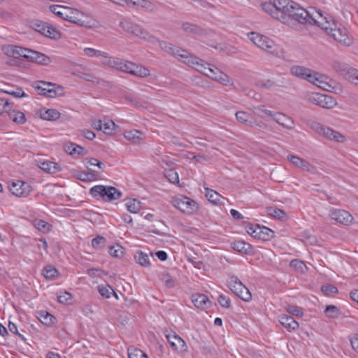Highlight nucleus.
Segmentation results:
<instances>
[{
	"label": "nucleus",
	"mask_w": 358,
	"mask_h": 358,
	"mask_svg": "<svg viewBox=\"0 0 358 358\" xmlns=\"http://www.w3.org/2000/svg\"><path fill=\"white\" fill-rule=\"evenodd\" d=\"M295 2L290 0H269L262 4V9L273 18L286 24L292 6Z\"/></svg>",
	"instance_id": "nucleus-1"
},
{
	"label": "nucleus",
	"mask_w": 358,
	"mask_h": 358,
	"mask_svg": "<svg viewBox=\"0 0 358 358\" xmlns=\"http://www.w3.org/2000/svg\"><path fill=\"white\" fill-rule=\"evenodd\" d=\"M290 73L299 78L306 80L319 87L328 90L331 85L324 80V76L303 66L294 65L290 67Z\"/></svg>",
	"instance_id": "nucleus-2"
},
{
	"label": "nucleus",
	"mask_w": 358,
	"mask_h": 358,
	"mask_svg": "<svg viewBox=\"0 0 358 358\" xmlns=\"http://www.w3.org/2000/svg\"><path fill=\"white\" fill-rule=\"evenodd\" d=\"M313 12H317V9L311 7L309 9L306 10L299 7L296 3H294V6H292V8L287 15L288 19L286 24H289L292 20H294L302 24H313L315 14Z\"/></svg>",
	"instance_id": "nucleus-3"
},
{
	"label": "nucleus",
	"mask_w": 358,
	"mask_h": 358,
	"mask_svg": "<svg viewBox=\"0 0 358 358\" xmlns=\"http://www.w3.org/2000/svg\"><path fill=\"white\" fill-rule=\"evenodd\" d=\"M120 27L127 33L141 39L155 43L157 38L150 34L141 25L136 24L129 19L123 18L120 21Z\"/></svg>",
	"instance_id": "nucleus-4"
},
{
	"label": "nucleus",
	"mask_w": 358,
	"mask_h": 358,
	"mask_svg": "<svg viewBox=\"0 0 358 358\" xmlns=\"http://www.w3.org/2000/svg\"><path fill=\"white\" fill-rule=\"evenodd\" d=\"M249 38L257 47L275 56L279 57L282 52L281 49L272 40L265 36L251 32Z\"/></svg>",
	"instance_id": "nucleus-5"
},
{
	"label": "nucleus",
	"mask_w": 358,
	"mask_h": 358,
	"mask_svg": "<svg viewBox=\"0 0 358 358\" xmlns=\"http://www.w3.org/2000/svg\"><path fill=\"white\" fill-rule=\"evenodd\" d=\"M306 99L309 103L327 109L333 108L337 104L336 99L331 96L317 92H308Z\"/></svg>",
	"instance_id": "nucleus-6"
},
{
	"label": "nucleus",
	"mask_w": 358,
	"mask_h": 358,
	"mask_svg": "<svg viewBox=\"0 0 358 358\" xmlns=\"http://www.w3.org/2000/svg\"><path fill=\"white\" fill-rule=\"evenodd\" d=\"M172 203L175 208L187 215L194 214L199 210V206L195 201L182 195L175 197Z\"/></svg>",
	"instance_id": "nucleus-7"
},
{
	"label": "nucleus",
	"mask_w": 358,
	"mask_h": 358,
	"mask_svg": "<svg viewBox=\"0 0 358 358\" xmlns=\"http://www.w3.org/2000/svg\"><path fill=\"white\" fill-rule=\"evenodd\" d=\"M228 285L230 289L240 299L244 301H250L252 294L249 289L235 275L230 276L228 280Z\"/></svg>",
	"instance_id": "nucleus-8"
},
{
	"label": "nucleus",
	"mask_w": 358,
	"mask_h": 358,
	"mask_svg": "<svg viewBox=\"0 0 358 358\" xmlns=\"http://www.w3.org/2000/svg\"><path fill=\"white\" fill-rule=\"evenodd\" d=\"M315 14L314 24L324 29L327 34H330L333 29H336L338 23L328 14H325L321 10L313 12Z\"/></svg>",
	"instance_id": "nucleus-9"
},
{
	"label": "nucleus",
	"mask_w": 358,
	"mask_h": 358,
	"mask_svg": "<svg viewBox=\"0 0 358 358\" xmlns=\"http://www.w3.org/2000/svg\"><path fill=\"white\" fill-rule=\"evenodd\" d=\"M311 128L318 134L324 136L329 140L334 141L338 143H343L345 141V137L343 134L329 127H324L318 122H313L311 124Z\"/></svg>",
	"instance_id": "nucleus-10"
},
{
	"label": "nucleus",
	"mask_w": 358,
	"mask_h": 358,
	"mask_svg": "<svg viewBox=\"0 0 358 358\" xmlns=\"http://www.w3.org/2000/svg\"><path fill=\"white\" fill-rule=\"evenodd\" d=\"M246 231L248 234L264 241L271 240L274 236V231L266 227H261L259 224H250L246 226Z\"/></svg>",
	"instance_id": "nucleus-11"
},
{
	"label": "nucleus",
	"mask_w": 358,
	"mask_h": 358,
	"mask_svg": "<svg viewBox=\"0 0 358 358\" xmlns=\"http://www.w3.org/2000/svg\"><path fill=\"white\" fill-rule=\"evenodd\" d=\"M184 63L194 68L196 71L203 73L207 76L208 70H212L213 66L205 62L199 57L191 55L189 53L187 56V59L184 60Z\"/></svg>",
	"instance_id": "nucleus-12"
},
{
	"label": "nucleus",
	"mask_w": 358,
	"mask_h": 358,
	"mask_svg": "<svg viewBox=\"0 0 358 358\" xmlns=\"http://www.w3.org/2000/svg\"><path fill=\"white\" fill-rule=\"evenodd\" d=\"M157 42L159 43V45L162 48V49L173 55L182 62H184V60L187 59V56H188L189 54V52L187 50L180 49L178 47L174 46L173 44L166 41H159L157 40L155 43Z\"/></svg>",
	"instance_id": "nucleus-13"
},
{
	"label": "nucleus",
	"mask_w": 358,
	"mask_h": 358,
	"mask_svg": "<svg viewBox=\"0 0 358 358\" xmlns=\"http://www.w3.org/2000/svg\"><path fill=\"white\" fill-rule=\"evenodd\" d=\"M329 35L342 45L350 46L352 43V38L348 35L346 29L339 24L332 30Z\"/></svg>",
	"instance_id": "nucleus-14"
},
{
	"label": "nucleus",
	"mask_w": 358,
	"mask_h": 358,
	"mask_svg": "<svg viewBox=\"0 0 358 358\" xmlns=\"http://www.w3.org/2000/svg\"><path fill=\"white\" fill-rule=\"evenodd\" d=\"M12 194L17 197H27L31 192V187L26 182L17 180L10 186Z\"/></svg>",
	"instance_id": "nucleus-15"
},
{
	"label": "nucleus",
	"mask_w": 358,
	"mask_h": 358,
	"mask_svg": "<svg viewBox=\"0 0 358 358\" xmlns=\"http://www.w3.org/2000/svg\"><path fill=\"white\" fill-rule=\"evenodd\" d=\"M3 52L9 56L13 57L14 58H26L28 59V55H29L30 50L27 48H23L20 46H16L13 45H4L2 48Z\"/></svg>",
	"instance_id": "nucleus-16"
},
{
	"label": "nucleus",
	"mask_w": 358,
	"mask_h": 358,
	"mask_svg": "<svg viewBox=\"0 0 358 358\" xmlns=\"http://www.w3.org/2000/svg\"><path fill=\"white\" fill-rule=\"evenodd\" d=\"M330 216L332 220L343 225H349L353 220L352 216L348 211L341 209L331 210Z\"/></svg>",
	"instance_id": "nucleus-17"
},
{
	"label": "nucleus",
	"mask_w": 358,
	"mask_h": 358,
	"mask_svg": "<svg viewBox=\"0 0 358 358\" xmlns=\"http://www.w3.org/2000/svg\"><path fill=\"white\" fill-rule=\"evenodd\" d=\"M337 70L345 79L358 86V70L349 67L345 64H339Z\"/></svg>",
	"instance_id": "nucleus-18"
},
{
	"label": "nucleus",
	"mask_w": 358,
	"mask_h": 358,
	"mask_svg": "<svg viewBox=\"0 0 358 358\" xmlns=\"http://www.w3.org/2000/svg\"><path fill=\"white\" fill-rule=\"evenodd\" d=\"M287 159L296 167L301 169L304 171H307L309 173L315 172V167L312 166L306 160L295 155H289L287 156Z\"/></svg>",
	"instance_id": "nucleus-19"
},
{
	"label": "nucleus",
	"mask_w": 358,
	"mask_h": 358,
	"mask_svg": "<svg viewBox=\"0 0 358 358\" xmlns=\"http://www.w3.org/2000/svg\"><path fill=\"white\" fill-rule=\"evenodd\" d=\"M66 11L67 16H64V20L76 24L84 25L85 22L83 20L84 15L82 12L70 7H66Z\"/></svg>",
	"instance_id": "nucleus-20"
},
{
	"label": "nucleus",
	"mask_w": 358,
	"mask_h": 358,
	"mask_svg": "<svg viewBox=\"0 0 358 358\" xmlns=\"http://www.w3.org/2000/svg\"><path fill=\"white\" fill-rule=\"evenodd\" d=\"M273 120L287 129H292L294 127V121L290 117L281 113H275Z\"/></svg>",
	"instance_id": "nucleus-21"
},
{
	"label": "nucleus",
	"mask_w": 358,
	"mask_h": 358,
	"mask_svg": "<svg viewBox=\"0 0 358 358\" xmlns=\"http://www.w3.org/2000/svg\"><path fill=\"white\" fill-rule=\"evenodd\" d=\"M166 337L173 349L177 350L180 348L181 350L186 349L187 346L184 340L175 333L166 334Z\"/></svg>",
	"instance_id": "nucleus-22"
},
{
	"label": "nucleus",
	"mask_w": 358,
	"mask_h": 358,
	"mask_svg": "<svg viewBox=\"0 0 358 358\" xmlns=\"http://www.w3.org/2000/svg\"><path fill=\"white\" fill-rule=\"evenodd\" d=\"M279 322L288 331L295 330L299 323L290 315L282 314L278 316Z\"/></svg>",
	"instance_id": "nucleus-23"
},
{
	"label": "nucleus",
	"mask_w": 358,
	"mask_h": 358,
	"mask_svg": "<svg viewBox=\"0 0 358 358\" xmlns=\"http://www.w3.org/2000/svg\"><path fill=\"white\" fill-rule=\"evenodd\" d=\"M28 59L30 62H36L42 65H48L50 63L51 59L47 55L39 52L30 50Z\"/></svg>",
	"instance_id": "nucleus-24"
},
{
	"label": "nucleus",
	"mask_w": 358,
	"mask_h": 358,
	"mask_svg": "<svg viewBox=\"0 0 358 358\" xmlns=\"http://www.w3.org/2000/svg\"><path fill=\"white\" fill-rule=\"evenodd\" d=\"M231 248L242 254L251 255L253 252V248L249 243L243 241H236L231 243Z\"/></svg>",
	"instance_id": "nucleus-25"
},
{
	"label": "nucleus",
	"mask_w": 358,
	"mask_h": 358,
	"mask_svg": "<svg viewBox=\"0 0 358 358\" xmlns=\"http://www.w3.org/2000/svg\"><path fill=\"white\" fill-rule=\"evenodd\" d=\"M205 194L207 199L212 203L217 205L224 204L225 199L217 192L210 188H205Z\"/></svg>",
	"instance_id": "nucleus-26"
},
{
	"label": "nucleus",
	"mask_w": 358,
	"mask_h": 358,
	"mask_svg": "<svg viewBox=\"0 0 358 358\" xmlns=\"http://www.w3.org/2000/svg\"><path fill=\"white\" fill-rule=\"evenodd\" d=\"M122 196V193L117 189L112 186H106V192L103 196L104 201H112Z\"/></svg>",
	"instance_id": "nucleus-27"
},
{
	"label": "nucleus",
	"mask_w": 358,
	"mask_h": 358,
	"mask_svg": "<svg viewBox=\"0 0 358 358\" xmlns=\"http://www.w3.org/2000/svg\"><path fill=\"white\" fill-rule=\"evenodd\" d=\"M38 318L40 322L47 326L52 327L56 323V318L47 311L41 310L38 313Z\"/></svg>",
	"instance_id": "nucleus-28"
},
{
	"label": "nucleus",
	"mask_w": 358,
	"mask_h": 358,
	"mask_svg": "<svg viewBox=\"0 0 358 358\" xmlns=\"http://www.w3.org/2000/svg\"><path fill=\"white\" fill-rule=\"evenodd\" d=\"M192 301L196 307L202 309L208 308L210 304L208 296L201 294L193 295Z\"/></svg>",
	"instance_id": "nucleus-29"
},
{
	"label": "nucleus",
	"mask_w": 358,
	"mask_h": 358,
	"mask_svg": "<svg viewBox=\"0 0 358 358\" xmlns=\"http://www.w3.org/2000/svg\"><path fill=\"white\" fill-rule=\"evenodd\" d=\"M41 118L45 120L52 121L57 120L60 117V113L56 109H41L39 111Z\"/></svg>",
	"instance_id": "nucleus-30"
},
{
	"label": "nucleus",
	"mask_w": 358,
	"mask_h": 358,
	"mask_svg": "<svg viewBox=\"0 0 358 358\" xmlns=\"http://www.w3.org/2000/svg\"><path fill=\"white\" fill-rule=\"evenodd\" d=\"M130 74L140 78H146L150 76V70L146 67L133 62Z\"/></svg>",
	"instance_id": "nucleus-31"
},
{
	"label": "nucleus",
	"mask_w": 358,
	"mask_h": 358,
	"mask_svg": "<svg viewBox=\"0 0 358 358\" xmlns=\"http://www.w3.org/2000/svg\"><path fill=\"white\" fill-rule=\"evenodd\" d=\"M126 139L134 143H139L143 139V134L138 130L133 129L124 133Z\"/></svg>",
	"instance_id": "nucleus-32"
},
{
	"label": "nucleus",
	"mask_w": 358,
	"mask_h": 358,
	"mask_svg": "<svg viewBox=\"0 0 358 358\" xmlns=\"http://www.w3.org/2000/svg\"><path fill=\"white\" fill-rule=\"evenodd\" d=\"M254 113L259 117L268 120L269 117L273 119V115L275 112L267 110L264 106L260 105L254 108Z\"/></svg>",
	"instance_id": "nucleus-33"
},
{
	"label": "nucleus",
	"mask_w": 358,
	"mask_h": 358,
	"mask_svg": "<svg viewBox=\"0 0 358 358\" xmlns=\"http://www.w3.org/2000/svg\"><path fill=\"white\" fill-rule=\"evenodd\" d=\"M40 168L43 171L50 173H55L61 170L58 164L50 161L41 162Z\"/></svg>",
	"instance_id": "nucleus-34"
},
{
	"label": "nucleus",
	"mask_w": 358,
	"mask_h": 358,
	"mask_svg": "<svg viewBox=\"0 0 358 358\" xmlns=\"http://www.w3.org/2000/svg\"><path fill=\"white\" fill-rule=\"evenodd\" d=\"M99 293L106 299L110 297L113 294L117 299H118L117 294L113 290V289L108 285H100L97 287Z\"/></svg>",
	"instance_id": "nucleus-35"
},
{
	"label": "nucleus",
	"mask_w": 358,
	"mask_h": 358,
	"mask_svg": "<svg viewBox=\"0 0 358 358\" xmlns=\"http://www.w3.org/2000/svg\"><path fill=\"white\" fill-rule=\"evenodd\" d=\"M133 62L123 60L120 58H117L115 68L122 72H125L130 74L131 69L132 68Z\"/></svg>",
	"instance_id": "nucleus-36"
},
{
	"label": "nucleus",
	"mask_w": 358,
	"mask_h": 358,
	"mask_svg": "<svg viewBox=\"0 0 358 358\" xmlns=\"http://www.w3.org/2000/svg\"><path fill=\"white\" fill-rule=\"evenodd\" d=\"M8 116L12 121L17 124H24L27 120L24 114L19 110H10L8 112Z\"/></svg>",
	"instance_id": "nucleus-37"
},
{
	"label": "nucleus",
	"mask_w": 358,
	"mask_h": 358,
	"mask_svg": "<svg viewBox=\"0 0 358 358\" xmlns=\"http://www.w3.org/2000/svg\"><path fill=\"white\" fill-rule=\"evenodd\" d=\"M117 126L110 120L104 119L102 120V131L104 134L111 135L115 133Z\"/></svg>",
	"instance_id": "nucleus-38"
},
{
	"label": "nucleus",
	"mask_w": 358,
	"mask_h": 358,
	"mask_svg": "<svg viewBox=\"0 0 358 358\" xmlns=\"http://www.w3.org/2000/svg\"><path fill=\"white\" fill-rule=\"evenodd\" d=\"M135 260L138 264L144 267H148L150 266V262L148 254L138 251L135 255Z\"/></svg>",
	"instance_id": "nucleus-39"
},
{
	"label": "nucleus",
	"mask_w": 358,
	"mask_h": 358,
	"mask_svg": "<svg viewBox=\"0 0 358 358\" xmlns=\"http://www.w3.org/2000/svg\"><path fill=\"white\" fill-rule=\"evenodd\" d=\"M99 57L101 58V62L103 65L110 68H115L117 57H110L107 52L102 51Z\"/></svg>",
	"instance_id": "nucleus-40"
},
{
	"label": "nucleus",
	"mask_w": 358,
	"mask_h": 358,
	"mask_svg": "<svg viewBox=\"0 0 358 358\" xmlns=\"http://www.w3.org/2000/svg\"><path fill=\"white\" fill-rule=\"evenodd\" d=\"M106 192V186L104 185H96L90 188V194L94 198L99 199H102L103 200V196Z\"/></svg>",
	"instance_id": "nucleus-41"
},
{
	"label": "nucleus",
	"mask_w": 358,
	"mask_h": 358,
	"mask_svg": "<svg viewBox=\"0 0 358 358\" xmlns=\"http://www.w3.org/2000/svg\"><path fill=\"white\" fill-rule=\"evenodd\" d=\"M125 205L127 209L132 213H138L141 208V202L136 199L129 200Z\"/></svg>",
	"instance_id": "nucleus-42"
},
{
	"label": "nucleus",
	"mask_w": 358,
	"mask_h": 358,
	"mask_svg": "<svg viewBox=\"0 0 358 358\" xmlns=\"http://www.w3.org/2000/svg\"><path fill=\"white\" fill-rule=\"evenodd\" d=\"M34 87L38 91V94L47 97L53 98L57 95L56 90L53 88L48 89L40 85H35Z\"/></svg>",
	"instance_id": "nucleus-43"
},
{
	"label": "nucleus",
	"mask_w": 358,
	"mask_h": 358,
	"mask_svg": "<svg viewBox=\"0 0 358 358\" xmlns=\"http://www.w3.org/2000/svg\"><path fill=\"white\" fill-rule=\"evenodd\" d=\"M127 351L129 358H148L147 355L138 348L129 347Z\"/></svg>",
	"instance_id": "nucleus-44"
},
{
	"label": "nucleus",
	"mask_w": 358,
	"mask_h": 358,
	"mask_svg": "<svg viewBox=\"0 0 358 358\" xmlns=\"http://www.w3.org/2000/svg\"><path fill=\"white\" fill-rule=\"evenodd\" d=\"M58 301L62 304H71L72 295L66 291H60L57 293Z\"/></svg>",
	"instance_id": "nucleus-45"
},
{
	"label": "nucleus",
	"mask_w": 358,
	"mask_h": 358,
	"mask_svg": "<svg viewBox=\"0 0 358 358\" xmlns=\"http://www.w3.org/2000/svg\"><path fill=\"white\" fill-rule=\"evenodd\" d=\"M50 10L55 14L57 16L64 19V16H67L66 13V6H63L61 5H52L50 6Z\"/></svg>",
	"instance_id": "nucleus-46"
},
{
	"label": "nucleus",
	"mask_w": 358,
	"mask_h": 358,
	"mask_svg": "<svg viewBox=\"0 0 358 358\" xmlns=\"http://www.w3.org/2000/svg\"><path fill=\"white\" fill-rule=\"evenodd\" d=\"M85 166L88 169L92 170L90 166H97L99 170L103 171L106 165L96 158H87L85 159Z\"/></svg>",
	"instance_id": "nucleus-47"
},
{
	"label": "nucleus",
	"mask_w": 358,
	"mask_h": 358,
	"mask_svg": "<svg viewBox=\"0 0 358 358\" xmlns=\"http://www.w3.org/2000/svg\"><path fill=\"white\" fill-rule=\"evenodd\" d=\"M324 313L328 317L336 318L340 315L341 311L336 306L329 305L325 308Z\"/></svg>",
	"instance_id": "nucleus-48"
},
{
	"label": "nucleus",
	"mask_w": 358,
	"mask_h": 358,
	"mask_svg": "<svg viewBox=\"0 0 358 358\" xmlns=\"http://www.w3.org/2000/svg\"><path fill=\"white\" fill-rule=\"evenodd\" d=\"M57 270L51 265H48L43 268V275L46 279H53L57 275Z\"/></svg>",
	"instance_id": "nucleus-49"
},
{
	"label": "nucleus",
	"mask_w": 358,
	"mask_h": 358,
	"mask_svg": "<svg viewBox=\"0 0 358 358\" xmlns=\"http://www.w3.org/2000/svg\"><path fill=\"white\" fill-rule=\"evenodd\" d=\"M34 226L36 229L43 233L48 232L50 227V225L43 220H35L34 221Z\"/></svg>",
	"instance_id": "nucleus-50"
},
{
	"label": "nucleus",
	"mask_w": 358,
	"mask_h": 358,
	"mask_svg": "<svg viewBox=\"0 0 358 358\" xmlns=\"http://www.w3.org/2000/svg\"><path fill=\"white\" fill-rule=\"evenodd\" d=\"M160 280L164 283L167 288H172L175 286V280L167 273H161Z\"/></svg>",
	"instance_id": "nucleus-51"
},
{
	"label": "nucleus",
	"mask_w": 358,
	"mask_h": 358,
	"mask_svg": "<svg viewBox=\"0 0 358 358\" xmlns=\"http://www.w3.org/2000/svg\"><path fill=\"white\" fill-rule=\"evenodd\" d=\"M256 86L264 89H272L276 86L274 81L269 79L259 80L255 83Z\"/></svg>",
	"instance_id": "nucleus-52"
},
{
	"label": "nucleus",
	"mask_w": 358,
	"mask_h": 358,
	"mask_svg": "<svg viewBox=\"0 0 358 358\" xmlns=\"http://www.w3.org/2000/svg\"><path fill=\"white\" fill-rule=\"evenodd\" d=\"M106 239L101 236H97L92 240V246L96 250H100L105 247Z\"/></svg>",
	"instance_id": "nucleus-53"
},
{
	"label": "nucleus",
	"mask_w": 358,
	"mask_h": 358,
	"mask_svg": "<svg viewBox=\"0 0 358 358\" xmlns=\"http://www.w3.org/2000/svg\"><path fill=\"white\" fill-rule=\"evenodd\" d=\"M43 35L53 39L60 38V33L55 27L48 24Z\"/></svg>",
	"instance_id": "nucleus-54"
},
{
	"label": "nucleus",
	"mask_w": 358,
	"mask_h": 358,
	"mask_svg": "<svg viewBox=\"0 0 358 358\" xmlns=\"http://www.w3.org/2000/svg\"><path fill=\"white\" fill-rule=\"evenodd\" d=\"M131 4L135 5L147 10H152L154 8L153 4L148 0H131Z\"/></svg>",
	"instance_id": "nucleus-55"
},
{
	"label": "nucleus",
	"mask_w": 358,
	"mask_h": 358,
	"mask_svg": "<svg viewBox=\"0 0 358 358\" xmlns=\"http://www.w3.org/2000/svg\"><path fill=\"white\" fill-rule=\"evenodd\" d=\"M236 117L238 121L241 123H245L246 124H251V122L249 121L250 117V115L244 111H238L236 113Z\"/></svg>",
	"instance_id": "nucleus-56"
},
{
	"label": "nucleus",
	"mask_w": 358,
	"mask_h": 358,
	"mask_svg": "<svg viewBox=\"0 0 358 358\" xmlns=\"http://www.w3.org/2000/svg\"><path fill=\"white\" fill-rule=\"evenodd\" d=\"M11 109L10 103L8 99L0 98V114L8 113Z\"/></svg>",
	"instance_id": "nucleus-57"
},
{
	"label": "nucleus",
	"mask_w": 358,
	"mask_h": 358,
	"mask_svg": "<svg viewBox=\"0 0 358 358\" xmlns=\"http://www.w3.org/2000/svg\"><path fill=\"white\" fill-rule=\"evenodd\" d=\"M182 28L185 32L188 33H194L196 34L199 32V27L189 22H185L182 24Z\"/></svg>",
	"instance_id": "nucleus-58"
},
{
	"label": "nucleus",
	"mask_w": 358,
	"mask_h": 358,
	"mask_svg": "<svg viewBox=\"0 0 358 358\" xmlns=\"http://www.w3.org/2000/svg\"><path fill=\"white\" fill-rule=\"evenodd\" d=\"M83 52L85 55L90 57H99L101 51L92 48H85L83 49Z\"/></svg>",
	"instance_id": "nucleus-59"
},
{
	"label": "nucleus",
	"mask_w": 358,
	"mask_h": 358,
	"mask_svg": "<svg viewBox=\"0 0 358 358\" xmlns=\"http://www.w3.org/2000/svg\"><path fill=\"white\" fill-rule=\"evenodd\" d=\"M165 176L172 183H176L179 182V177L178 173L172 169L167 171Z\"/></svg>",
	"instance_id": "nucleus-60"
},
{
	"label": "nucleus",
	"mask_w": 358,
	"mask_h": 358,
	"mask_svg": "<svg viewBox=\"0 0 358 358\" xmlns=\"http://www.w3.org/2000/svg\"><path fill=\"white\" fill-rule=\"evenodd\" d=\"M4 92L17 98L28 96L21 88H17L15 90H6Z\"/></svg>",
	"instance_id": "nucleus-61"
},
{
	"label": "nucleus",
	"mask_w": 358,
	"mask_h": 358,
	"mask_svg": "<svg viewBox=\"0 0 358 358\" xmlns=\"http://www.w3.org/2000/svg\"><path fill=\"white\" fill-rule=\"evenodd\" d=\"M321 290L326 295L338 293V289L331 285H324L322 287Z\"/></svg>",
	"instance_id": "nucleus-62"
},
{
	"label": "nucleus",
	"mask_w": 358,
	"mask_h": 358,
	"mask_svg": "<svg viewBox=\"0 0 358 358\" xmlns=\"http://www.w3.org/2000/svg\"><path fill=\"white\" fill-rule=\"evenodd\" d=\"M218 76H219V78H217V81L220 82V83H222L224 85H232L230 78L227 74L223 73L222 71L218 72Z\"/></svg>",
	"instance_id": "nucleus-63"
},
{
	"label": "nucleus",
	"mask_w": 358,
	"mask_h": 358,
	"mask_svg": "<svg viewBox=\"0 0 358 358\" xmlns=\"http://www.w3.org/2000/svg\"><path fill=\"white\" fill-rule=\"evenodd\" d=\"M290 267L294 268L298 271H303V268H306L305 264L299 259H293L290 262Z\"/></svg>",
	"instance_id": "nucleus-64"
}]
</instances>
